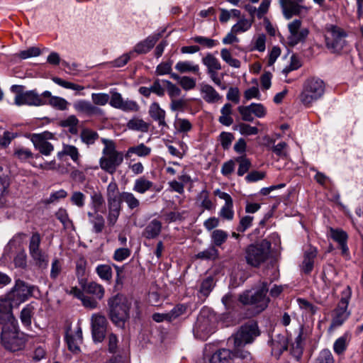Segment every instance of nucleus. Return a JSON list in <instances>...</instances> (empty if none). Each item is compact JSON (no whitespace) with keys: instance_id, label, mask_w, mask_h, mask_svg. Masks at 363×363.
Masks as SVG:
<instances>
[{"instance_id":"obj_1","label":"nucleus","mask_w":363,"mask_h":363,"mask_svg":"<svg viewBox=\"0 0 363 363\" xmlns=\"http://www.w3.org/2000/svg\"><path fill=\"white\" fill-rule=\"evenodd\" d=\"M109 317L117 327L124 328L130 318L131 302L123 295L118 294L108 301Z\"/></svg>"},{"instance_id":"obj_2","label":"nucleus","mask_w":363,"mask_h":363,"mask_svg":"<svg viewBox=\"0 0 363 363\" xmlns=\"http://www.w3.org/2000/svg\"><path fill=\"white\" fill-rule=\"evenodd\" d=\"M104 147L102 156L99 159L100 167L113 174L123 161V154L116 150L115 143L109 139L101 138Z\"/></svg>"},{"instance_id":"obj_3","label":"nucleus","mask_w":363,"mask_h":363,"mask_svg":"<svg viewBox=\"0 0 363 363\" xmlns=\"http://www.w3.org/2000/svg\"><path fill=\"white\" fill-rule=\"evenodd\" d=\"M325 91V84L322 79L314 77H309L303 84L299 100L304 106L311 107L314 102L323 96Z\"/></svg>"},{"instance_id":"obj_4","label":"nucleus","mask_w":363,"mask_h":363,"mask_svg":"<svg viewBox=\"0 0 363 363\" xmlns=\"http://www.w3.org/2000/svg\"><path fill=\"white\" fill-rule=\"evenodd\" d=\"M267 291V284L264 282L258 289L243 292L240 296L239 300L244 305L253 306L256 313H260L268 306L269 299L266 296Z\"/></svg>"},{"instance_id":"obj_5","label":"nucleus","mask_w":363,"mask_h":363,"mask_svg":"<svg viewBox=\"0 0 363 363\" xmlns=\"http://www.w3.org/2000/svg\"><path fill=\"white\" fill-rule=\"evenodd\" d=\"M1 339L4 347L12 352L21 350L26 342L23 334L18 330L17 321L3 326Z\"/></svg>"},{"instance_id":"obj_6","label":"nucleus","mask_w":363,"mask_h":363,"mask_svg":"<svg viewBox=\"0 0 363 363\" xmlns=\"http://www.w3.org/2000/svg\"><path fill=\"white\" fill-rule=\"evenodd\" d=\"M271 243L267 240L260 242L250 245L245 250V258L248 264L252 267H259L269 258Z\"/></svg>"},{"instance_id":"obj_7","label":"nucleus","mask_w":363,"mask_h":363,"mask_svg":"<svg viewBox=\"0 0 363 363\" xmlns=\"http://www.w3.org/2000/svg\"><path fill=\"white\" fill-rule=\"evenodd\" d=\"M325 37L328 48L333 52H340L346 45L347 33L337 26L328 25Z\"/></svg>"},{"instance_id":"obj_8","label":"nucleus","mask_w":363,"mask_h":363,"mask_svg":"<svg viewBox=\"0 0 363 363\" xmlns=\"http://www.w3.org/2000/svg\"><path fill=\"white\" fill-rule=\"evenodd\" d=\"M259 335L257 323H249L242 326L232 337L229 338L228 343H233L234 347H242L245 345L252 342Z\"/></svg>"},{"instance_id":"obj_9","label":"nucleus","mask_w":363,"mask_h":363,"mask_svg":"<svg viewBox=\"0 0 363 363\" xmlns=\"http://www.w3.org/2000/svg\"><path fill=\"white\" fill-rule=\"evenodd\" d=\"M351 289L347 286L342 292V296L337 308L334 310L330 328H337L343 324L348 318L350 313L347 311V306L351 298Z\"/></svg>"},{"instance_id":"obj_10","label":"nucleus","mask_w":363,"mask_h":363,"mask_svg":"<svg viewBox=\"0 0 363 363\" xmlns=\"http://www.w3.org/2000/svg\"><path fill=\"white\" fill-rule=\"evenodd\" d=\"M289 35L287 43L290 46H295L297 44L304 42L308 35L309 30L307 28L302 26V22L296 19L288 24Z\"/></svg>"},{"instance_id":"obj_11","label":"nucleus","mask_w":363,"mask_h":363,"mask_svg":"<svg viewBox=\"0 0 363 363\" xmlns=\"http://www.w3.org/2000/svg\"><path fill=\"white\" fill-rule=\"evenodd\" d=\"M109 104L113 108L122 110L125 112H136L139 111L140 106L135 101L126 99H124L119 92L116 89L110 91Z\"/></svg>"},{"instance_id":"obj_12","label":"nucleus","mask_w":363,"mask_h":363,"mask_svg":"<svg viewBox=\"0 0 363 363\" xmlns=\"http://www.w3.org/2000/svg\"><path fill=\"white\" fill-rule=\"evenodd\" d=\"M73 108L77 114L87 117L102 118L105 116V112L102 108L85 99L76 100L73 103Z\"/></svg>"},{"instance_id":"obj_13","label":"nucleus","mask_w":363,"mask_h":363,"mask_svg":"<svg viewBox=\"0 0 363 363\" xmlns=\"http://www.w3.org/2000/svg\"><path fill=\"white\" fill-rule=\"evenodd\" d=\"M53 133L45 131L41 133H34L31 135L30 140L35 149L44 155H50L53 151V145L49 143L48 140L54 139Z\"/></svg>"},{"instance_id":"obj_14","label":"nucleus","mask_w":363,"mask_h":363,"mask_svg":"<svg viewBox=\"0 0 363 363\" xmlns=\"http://www.w3.org/2000/svg\"><path fill=\"white\" fill-rule=\"evenodd\" d=\"M43 92L39 94L35 90L25 91L23 94L16 95L14 104L16 106H41L45 105Z\"/></svg>"},{"instance_id":"obj_15","label":"nucleus","mask_w":363,"mask_h":363,"mask_svg":"<svg viewBox=\"0 0 363 363\" xmlns=\"http://www.w3.org/2000/svg\"><path fill=\"white\" fill-rule=\"evenodd\" d=\"M238 111L245 121L252 122L254 120L252 115L257 118H264L267 115V108L262 104L252 103L249 106H240Z\"/></svg>"},{"instance_id":"obj_16","label":"nucleus","mask_w":363,"mask_h":363,"mask_svg":"<svg viewBox=\"0 0 363 363\" xmlns=\"http://www.w3.org/2000/svg\"><path fill=\"white\" fill-rule=\"evenodd\" d=\"M91 333L95 342H101L104 340L107 328L106 317L99 313H94L91 316Z\"/></svg>"},{"instance_id":"obj_17","label":"nucleus","mask_w":363,"mask_h":363,"mask_svg":"<svg viewBox=\"0 0 363 363\" xmlns=\"http://www.w3.org/2000/svg\"><path fill=\"white\" fill-rule=\"evenodd\" d=\"M328 235L338 245L342 250V255L347 257L349 255V249L347 245V234L345 231L340 228H330Z\"/></svg>"},{"instance_id":"obj_18","label":"nucleus","mask_w":363,"mask_h":363,"mask_svg":"<svg viewBox=\"0 0 363 363\" xmlns=\"http://www.w3.org/2000/svg\"><path fill=\"white\" fill-rule=\"evenodd\" d=\"M44 100L45 101V105H49L53 108L58 111H67L69 106V102L65 99L52 95L49 91H43Z\"/></svg>"},{"instance_id":"obj_19","label":"nucleus","mask_w":363,"mask_h":363,"mask_svg":"<svg viewBox=\"0 0 363 363\" xmlns=\"http://www.w3.org/2000/svg\"><path fill=\"white\" fill-rule=\"evenodd\" d=\"M65 339L69 350L77 352L79 350V345L82 342V331L78 325L74 331L68 330Z\"/></svg>"},{"instance_id":"obj_20","label":"nucleus","mask_w":363,"mask_h":363,"mask_svg":"<svg viewBox=\"0 0 363 363\" xmlns=\"http://www.w3.org/2000/svg\"><path fill=\"white\" fill-rule=\"evenodd\" d=\"M200 93L202 99L208 104H216L222 99L220 94L210 84L201 83Z\"/></svg>"},{"instance_id":"obj_21","label":"nucleus","mask_w":363,"mask_h":363,"mask_svg":"<svg viewBox=\"0 0 363 363\" xmlns=\"http://www.w3.org/2000/svg\"><path fill=\"white\" fill-rule=\"evenodd\" d=\"M148 113L150 116L157 122L160 127L168 128L165 121L166 112L157 102H153L150 105Z\"/></svg>"},{"instance_id":"obj_22","label":"nucleus","mask_w":363,"mask_h":363,"mask_svg":"<svg viewBox=\"0 0 363 363\" xmlns=\"http://www.w3.org/2000/svg\"><path fill=\"white\" fill-rule=\"evenodd\" d=\"M17 320L11 313V305L8 300H0V323L4 325L15 323Z\"/></svg>"},{"instance_id":"obj_23","label":"nucleus","mask_w":363,"mask_h":363,"mask_svg":"<svg viewBox=\"0 0 363 363\" xmlns=\"http://www.w3.org/2000/svg\"><path fill=\"white\" fill-rule=\"evenodd\" d=\"M30 287L22 281H17L10 295L11 298H16L17 301H24L30 295Z\"/></svg>"},{"instance_id":"obj_24","label":"nucleus","mask_w":363,"mask_h":363,"mask_svg":"<svg viewBox=\"0 0 363 363\" xmlns=\"http://www.w3.org/2000/svg\"><path fill=\"white\" fill-rule=\"evenodd\" d=\"M159 40L158 35H150L144 40L138 43L132 51L138 54H145L148 52Z\"/></svg>"},{"instance_id":"obj_25","label":"nucleus","mask_w":363,"mask_h":363,"mask_svg":"<svg viewBox=\"0 0 363 363\" xmlns=\"http://www.w3.org/2000/svg\"><path fill=\"white\" fill-rule=\"evenodd\" d=\"M283 14L286 19L301 13L302 6H298L293 0H279Z\"/></svg>"},{"instance_id":"obj_26","label":"nucleus","mask_w":363,"mask_h":363,"mask_svg":"<svg viewBox=\"0 0 363 363\" xmlns=\"http://www.w3.org/2000/svg\"><path fill=\"white\" fill-rule=\"evenodd\" d=\"M162 230V223L157 220H152L144 229L142 235L147 239H154L157 238Z\"/></svg>"},{"instance_id":"obj_27","label":"nucleus","mask_w":363,"mask_h":363,"mask_svg":"<svg viewBox=\"0 0 363 363\" xmlns=\"http://www.w3.org/2000/svg\"><path fill=\"white\" fill-rule=\"evenodd\" d=\"M233 352L228 349H220L215 352L209 359V363H233Z\"/></svg>"},{"instance_id":"obj_28","label":"nucleus","mask_w":363,"mask_h":363,"mask_svg":"<svg viewBox=\"0 0 363 363\" xmlns=\"http://www.w3.org/2000/svg\"><path fill=\"white\" fill-rule=\"evenodd\" d=\"M317 255V250L314 247H310L306 251L301 269L306 274H309L313 269L314 259Z\"/></svg>"},{"instance_id":"obj_29","label":"nucleus","mask_w":363,"mask_h":363,"mask_svg":"<svg viewBox=\"0 0 363 363\" xmlns=\"http://www.w3.org/2000/svg\"><path fill=\"white\" fill-rule=\"evenodd\" d=\"M288 338L284 335H277L274 339L272 340V352L275 354L279 355L284 351L286 350L288 348Z\"/></svg>"},{"instance_id":"obj_30","label":"nucleus","mask_w":363,"mask_h":363,"mask_svg":"<svg viewBox=\"0 0 363 363\" xmlns=\"http://www.w3.org/2000/svg\"><path fill=\"white\" fill-rule=\"evenodd\" d=\"M175 69L180 73H192L194 74H199V65L192 61H179L175 67Z\"/></svg>"},{"instance_id":"obj_31","label":"nucleus","mask_w":363,"mask_h":363,"mask_svg":"<svg viewBox=\"0 0 363 363\" xmlns=\"http://www.w3.org/2000/svg\"><path fill=\"white\" fill-rule=\"evenodd\" d=\"M89 222L93 225V230L96 233L102 232L105 226V220L104 217L99 212H88Z\"/></svg>"},{"instance_id":"obj_32","label":"nucleus","mask_w":363,"mask_h":363,"mask_svg":"<svg viewBox=\"0 0 363 363\" xmlns=\"http://www.w3.org/2000/svg\"><path fill=\"white\" fill-rule=\"evenodd\" d=\"M120 194L118 184L113 179L108 185L106 189V197L108 203H120Z\"/></svg>"},{"instance_id":"obj_33","label":"nucleus","mask_w":363,"mask_h":363,"mask_svg":"<svg viewBox=\"0 0 363 363\" xmlns=\"http://www.w3.org/2000/svg\"><path fill=\"white\" fill-rule=\"evenodd\" d=\"M151 152V147L146 146L143 143H140L138 145L130 147L127 150L125 156L129 157L132 155H136L138 157H145L149 156Z\"/></svg>"},{"instance_id":"obj_34","label":"nucleus","mask_w":363,"mask_h":363,"mask_svg":"<svg viewBox=\"0 0 363 363\" xmlns=\"http://www.w3.org/2000/svg\"><path fill=\"white\" fill-rule=\"evenodd\" d=\"M83 290L87 293L95 296L99 300L104 296V288L99 284L91 281L83 286Z\"/></svg>"},{"instance_id":"obj_35","label":"nucleus","mask_w":363,"mask_h":363,"mask_svg":"<svg viewBox=\"0 0 363 363\" xmlns=\"http://www.w3.org/2000/svg\"><path fill=\"white\" fill-rule=\"evenodd\" d=\"M154 184L151 181L142 177L135 181L133 190L137 193L143 194L146 191L151 190Z\"/></svg>"},{"instance_id":"obj_36","label":"nucleus","mask_w":363,"mask_h":363,"mask_svg":"<svg viewBox=\"0 0 363 363\" xmlns=\"http://www.w3.org/2000/svg\"><path fill=\"white\" fill-rule=\"evenodd\" d=\"M215 281L212 277H208L201 282L199 296L200 298H206L213 290Z\"/></svg>"},{"instance_id":"obj_37","label":"nucleus","mask_w":363,"mask_h":363,"mask_svg":"<svg viewBox=\"0 0 363 363\" xmlns=\"http://www.w3.org/2000/svg\"><path fill=\"white\" fill-rule=\"evenodd\" d=\"M34 264L40 268L46 269L48 266V255L42 250L30 255Z\"/></svg>"},{"instance_id":"obj_38","label":"nucleus","mask_w":363,"mask_h":363,"mask_svg":"<svg viewBox=\"0 0 363 363\" xmlns=\"http://www.w3.org/2000/svg\"><path fill=\"white\" fill-rule=\"evenodd\" d=\"M221 116L218 118V121L225 125L230 126L233 123V119L231 116L232 114V105L230 104H225L220 110Z\"/></svg>"},{"instance_id":"obj_39","label":"nucleus","mask_w":363,"mask_h":363,"mask_svg":"<svg viewBox=\"0 0 363 363\" xmlns=\"http://www.w3.org/2000/svg\"><path fill=\"white\" fill-rule=\"evenodd\" d=\"M127 127L130 130L146 133L149 130L150 125L141 118H133L128 122Z\"/></svg>"},{"instance_id":"obj_40","label":"nucleus","mask_w":363,"mask_h":363,"mask_svg":"<svg viewBox=\"0 0 363 363\" xmlns=\"http://www.w3.org/2000/svg\"><path fill=\"white\" fill-rule=\"evenodd\" d=\"M65 155L69 156L74 162H77L79 158L78 149L74 145H63L62 150L57 153V157L62 158Z\"/></svg>"},{"instance_id":"obj_41","label":"nucleus","mask_w":363,"mask_h":363,"mask_svg":"<svg viewBox=\"0 0 363 363\" xmlns=\"http://www.w3.org/2000/svg\"><path fill=\"white\" fill-rule=\"evenodd\" d=\"M120 202H125L128 207L133 210L140 206V201L135 196L133 193L123 191L120 194Z\"/></svg>"},{"instance_id":"obj_42","label":"nucleus","mask_w":363,"mask_h":363,"mask_svg":"<svg viewBox=\"0 0 363 363\" xmlns=\"http://www.w3.org/2000/svg\"><path fill=\"white\" fill-rule=\"evenodd\" d=\"M108 215L107 217L108 225L113 226L116 223L121 211V203H108Z\"/></svg>"},{"instance_id":"obj_43","label":"nucleus","mask_w":363,"mask_h":363,"mask_svg":"<svg viewBox=\"0 0 363 363\" xmlns=\"http://www.w3.org/2000/svg\"><path fill=\"white\" fill-rule=\"evenodd\" d=\"M96 272L101 279L110 282L112 279V269L108 264H99L96 267Z\"/></svg>"},{"instance_id":"obj_44","label":"nucleus","mask_w":363,"mask_h":363,"mask_svg":"<svg viewBox=\"0 0 363 363\" xmlns=\"http://www.w3.org/2000/svg\"><path fill=\"white\" fill-rule=\"evenodd\" d=\"M203 64L206 66L208 71L209 70H220L221 65L218 60L214 57L212 54H207L202 59Z\"/></svg>"},{"instance_id":"obj_45","label":"nucleus","mask_w":363,"mask_h":363,"mask_svg":"<svg viewBox=\"0 0 363 363\" xmlns=\"http://www.w3.org/2000/svg\"><path fill=\"white\" fill-rule=\"evenodd\" d=\"M40 235L38 233H33L29 239L28 242V252L30 255L42 250L40 248Z\"/></svg>"},{"instance_id":"obj_46","label":"nucleus","mask_w":363,"mask_h":363,"mask_svg":"<svg viewBox=\"0 0 363 363\" xmlns=\"http://www.w3.org/2000/svg\"><path fill=\"white\" fill-rule=\"evenodd\" d=\"M349 342L348 334H344L337 338L333 344V350L337 354H342L347 349Z\"/></svg>"},{"instance_id":"obj_47","label":"nucleus","mask_w":363,"mask_h":363,"mask_svg":"<svg viewBox=\"0 0 363 363\" xmlns=\"http://www.w3.org/2000/svg\"><path fill=\"white\" fill-rule=\"evenodd\" d=\"M52 80L53 82L65 89H71L77 91H80L84 89V86L82 85L64 80L62 78L57 77H52Z\"/></svg>"},{"instance_id":"obj_48","label":"nucleus","mask_w":363,"mask_h":363,"mask_svg":"<svg viewBox=\"0 0 363 363\" xmlns=\"http://www.w3.org/2000/svg\"><path fill=\"white\" fill-rule=\"evenodd\" d=\"M253 20L242 18L232 26V30L238 34L245 33L250 29Z\"/></svg>"},{"instance_id":"obj_49","label":"nucleus","mask_w":363,"mask_h":363,"mask_svg":"<svg viewBox=\"0 0 363 363\" xmlns=\"http://www.w3.org/2000/svg\"><path fill=\"white\" fill-rule=\"evenodd\" d=\"M78 123L79 120L74 115H70L60 122L61 126L68 128L69 131L72 134H76L77 133Z\"/></svg>"},{"instance_id":"obj_50","label":"nucleus","mask_w":363,"mask_h":363,"mask_svg":"<svg viewBox=\"0 0 363 363\" xmlns=\"http://www.w3.org/2000/svg\"><path fill=\"white\" fill-rule=\"evenodd\" d=\"M92 104L96 106H104L109 103L110 96L108 94L99 92L92 93L91 96Z\"/></svg>"},{"instance_id":"obj_51","label":"nucleus","mask_w":363,"mask_h":363,"mask_svg":"<svg viewBox=\"0 0 363 363\" xmlns=\"http://www.w3.org/2000/svg\"><path fill=\"white\" fill-rule=\"evenodd\" d=\"M34 306L29 304L21 311V320L24 325L30 326L31 325V318L34 314Z\"/></svg>"},{"instance_id":"obj_52","label":"nucleus","mask_w":363,"mask_h":363,"mask_svg":"<svg viewBox=\"0 0 363 363\" xmlns=\"http://www.w3.org/2000/svg\"><path fill=\"white\" fill-rule=\"evenodd\" d=\"M80 138L86 145H92L99 138V135L96 131L86 128L81 132Z\"/></svg>"},{"instance_id":"obj_53","label":"nucleus","mask_w":363,"mask_h":363,"mask_svg":"<svg viewBox=\"0 0 363 363\" xmlns=\"http://www.w3.org/2000/svg\"><path fill=\"white\" fill-rule=\"evenodd\" d=\"M174 125L178 133H187L192 128V125L189 120L178 117L175 118Z\"/></svg>"},{"instance_id":"obj_54","label":"nucleus","mask_w":363,"mask_h":363,"mask_svg":"<svg viewBox=\"0 0 363 363\" xmlns=\"http://www.w3.org/2000/svg\"><path fill=\"white\" fill-rule=\"evenodd\" d=\"M220 56L223 61L228 63L230 67L239 68L240 67V62L235 58H233L230 52L227 48H223L220 51Z\"/></svg>"},{"instance_id":"obj_55","label":"nucleus","mask_w":363,"mask_h":363,"mask_svg":"<svg viewBox=\"0 0 363 363\" xmlns=\"http://www.w3.org/2000/svg\"><path fill=\"white\" fill-rule=\"evenodd\" d=\"M72 205L82 208L85 206L86 196L79 191H73L69 198Z\"/></svg>"},{"instance_id":"obj_56","label":"nucleus","mask_w":363,"mask_h":363,"mask_svg":"<svg viewBox=\"0 0 363 363\" xmlns=\"http://www.w3.org/2000/svg\"><path fill=\"white\" fill-rule=\"evenodd\" d=\"M227 232L223 230H215L211 233V240L216 246H220L228 238Z\"/></svg>"},{"instance_id":"obj_57","label":"nucleus","mask_w":363,"mask_h":363,"mask_svg":"<svg viewBox=\"0 0 363 363\" xmlns=\"http://www.w3.org/2000/svg\"><path fill=\"white\" fill-rule=\"evenodd\" d=\"M252 50L264 52L266 48V35L263 33H260L255 36L252 41Z\"/></svg>"},{"instance_id":"obj_58","label":"nucleus","mask_w":363,"mask_h":363,"mask_svg":"<svg viewBox=\"0 0 363 363\" xmlns=\"http://www.w3.org/2000/svg\"><path fill=\"white\" fill-rule=\"evenodd\" d=\"M209 321L206 320L201 313L196 323V330L198 333H203L205 335H208L211 330L208 328Z\"/></svg>"},{"instance_id":"obj_59","label":"nucleus","mask_w":363,"mask_h":363,"mask_svg":"<svg viewBox=\"0 0 363 363\" xmlns=\"http://www.w3.org/2000/svg\"><path fill=\"white\" fill-rule=\"evenodd\" d=\"M104 199L100 192H94L91 196V204L94 212H99L104 206Z\"/></svg>"},{"instance_id":"obj_60","label":"nucleus","mask_w":363,"mask_h":363,"mask_svg":"<svg viewBox=\"0 0 363 363\" xmlns=\"http://www.w3.org/2000/svg\"><path fill=\"white\" fill-rule=\"evenodd\" d=\"M235 161L239 163L238 174L240 177L244 175L249 170L251 166L250 160L245 157H238Z\"/></svg>"},{"instance_id":"obj_61","label":"nucleus","mask_w":363,"mask_h":363,"mask_svg":"<svg viewBox=\"0 0 363 363\" xmlns=\"http://www.w3.org/2000/svg\"><path fill=\"white\" fill-rule=\"evenodd\" d=\"M162 84L165 85L168 95L171 100L175 99L181 94V90L174 84L170 81L162 79Z\"/></svg>"},{"instance_id":"obj_62","label":"nucleus","mask_w":363,"mask_h":363,"mask_svg":"<svg viewBox=\"0 0 363 363\" xmlns=\"http://www.w3.org/2000/svg\"><path fill=\"white\" fill-rule=\"evenodd\" d=\"M56 218L62 223L65 228H69L72 225L66 209L60 208L55 213Z\"/></svg>"},{"instance_id":"obj_63","label":"nucleus","mask_w":363,"mask_h":363,"mask_svg":"<svg viewBox=\"0 0 363 363\" xmlns=\"http://www.w3.org/2000/svg\"><path fill=\"white\" fill-rule=\"evenodd\" d=\"M198 199L201 202V206L205 209L211 210L213 208V203L209 199V194L206 190L201 191Z\"/></svg>"},{"instance_id":"obj_64","label":"nucleus","mask_w":363,"mask_h":363,"mask_svg":"<svg viewBox=\"0 0 363 363\" xmlns=\"http://www.w3.org/2000/svg\"><path fill=\"white\" fill-rule=\"evenodd\" d=\"M315 363H334V358L328 349L321 350L315 359Z\"/></svg>"}]
</instances>
